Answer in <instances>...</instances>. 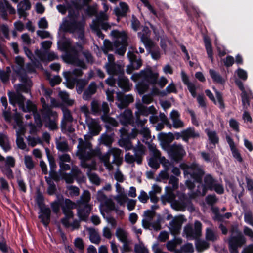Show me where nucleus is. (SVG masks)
I'll use <instances>...</instances> for the list:
<instances>
[{
    "label": "nucleus",
    "mask_w": 253,
    "mask_h": 253,
    "mask_svg": "<svg viewBox=\"0 0 253 253\" xmlns=\"http://www.w3.org/2000/svg\"><path fill=\"white\" fill-rule=\"evenodd\" d=\"M91 136L85 135L84 139H78V145L76 156L81 160L80 165L84 168L89 169L90 170L96 169V163L95 161H91L90 163H87V161L91 160L93 157L99 156L100 154V150L99 148H92V145L89 140Z\"/></svg>",
    "instance_id": "obj_1"
},
{
    "label": "nucleus",
    "mask_w": 253,
    "mask_h": 253,
    "mask_svg": "<svg viewBox=\"0 0 253 253\" xmlns=\"http://www.w3.org/2000/svg\"><path fill=\"white\" fill-rule=\"evenodd\" d=\"M159 74L153 72L150 68H146L139 73L132 75L131 79L134 82L139 81L137 85V88L139 94H142L147 91L149 84H157Z\"/></svg>",
    "instance_id": "obj_2"
},
{
    "label": "nucleus",
    "mask_w": 253,
    "mask_h": 253,
    "mask_svg": "<svg viewBox=\"0 0 253 253\" xmlns=\"http://www.w3.org/2000/svg\"><path fill=\"white\" fill-rule=\"evenodd\" d=\"M170 188L166 187L165 193L162 196L161 199L164 204L169 203L171 207L177 211H184L185 208L191 205V201L183 193H178V200H175V195Z\"/></svg>",
    "instance_id": "obj_3"
},
{
    "label": "nucleus",
    "mask_w": 253,
    "mask_h": 253,
    "mask_svg": "<svg viewBox=\"0 0 253 253\" xmlns=\"http://www.w3.org/2000/svg\"><path fill=\"white\" fill-rule=\"evenodd\" d=\"M111 35L116 38V40L113 45L109 41H104V46L102 48L103 52L107 54L109 51H112L114 47L116 48V53L120 55H123L126 52L127 46V36L124 32H119L117 30L112 31Z\"/></svg>",
    "instance_id": "obj_4"
},
{
    "label": "nucleus",
    "mask_w": 253,
    "mask_h": 253,
    "mask_svg": "<svg viewBox=\"0 0 253 253\" xmlns=\"http://www.w3.org/2000/svg\"><path fill=\"white\" fill-rule=\"evenodd\" d=\"M63 48L66 51V55L63 57L65 62L80 67L83 69L86 68L84 62L80 60L75 47L72 46L69 41H66L64 43Z\"/></svg>",
    "instance_id": "obj_5"
},
{
    "label": "nucleus",
    "mask_w": 253,
    "mask_h": 253,
    "mask_svg": "<svg viewBox=\"0 0 253 253\" xmlns=\"http://www.w3.org/2000/svg\"><path fill=\"white\" fill-rule=\"evenodd\" d=\"M84 23L85 21L84 18L79 19L78 17H70L69 20L63 22L61 25V28L71 32H77L79 37L83 39Z\"/></svg>",
    "instance_id": "obj_6"
},
{
    "label": "nucleus",
    "mask_w": 253,
    "mask_h": 253,
    "mask_svg": "<svg viewBox=\"0 0 253 253\" xmlns=\"http://www.w3.org/2000/svg\"><path fill=\"white\" fill-rule=\"evenodd\" d=\"M121 154L122 151L120 149L115 147L111 148L106 153L101 155L100 158L106 168L110 170L113 168L112 163L110 162L111 155H113L114 157L112 163L119 166L121 164L123 161V158L121 157Z\"/></svg>",
    "instance_id": "obj_7"
},
{
    "label": "nucleus",
    "mask_w": 253,
    "mask_h": 253,
    "mask_svg": "<svg viewBox=\"0 0 253 253\" xmlns=\"http://www.w3.org/2000/svg\"><path fill=\"white\" fill-rule=\"evenodd\" d=\"M180 168L184 170L185 175L189 174L196 182L199 183L202 182L204 171L200 166L196 164H192L190 166L181 164Z\"/></svg>",
    "instance_id": "obj_8"
},
{
    "label": "nucleus",
    "mask_w": 253,
    "mask_h": 253,
    "mask_svg": "<svg viewBox=\"0 0 253 253\" xmlns=\"http://www.w3.org/2000/svg\"><path fill=\"white\" fill-rule=\"evenodd\" d=\"M237 235H231L228 240L229 250L230 253H238V248L245 244L246 240L244 236L236 229Z\"/></svg>",
    "instance_id": "obj_9"
},
{
    "label": "nucleus",
    "mask_w": 253,
    "mask_h": 253,
    "mask_svg": "<svg viewBox=\"0 0 253 253\" xmlns=\"http://www.w3.org/2000/svg\"><path fill=\"white\" fill-rule=\"evenodd\" d=\"M76 206V204L69 199H66L62 206L63 212L65 217L61 219V222L65 227H68L70 226L69 220L74 216L72 210Z\"/></svg>",
    "instance_id": "obj_10"
},
{
    "label": "nucleus",
    "mask_w": 253,
    "mask_h": 253,
    "mask_svg": "<svg viewBox=\"0 0 253 253\" xmlns=\"http://www.w3.org/2000/svg\"><path fill=\"white\" fill-rule=\"evenodd\" d=\"M83 72L80 69H75L72 71L64 72L63 75L65 79V82L63 83L68 88L73 89L77 81V77L81 76Z\"/></svg>",
    "instance_id": "obj_11"
},
{
    "label": "nucleus",
    "mask_w": 253,
    "mask_h": 253,
    "mask_svg": "<svg viewBox=\"0 0 253 253\" xmlns=\"http://www.w3.org/2000/svg\"><path fill=\"white\" fill-rule=\"evenodd\" d=\"M107 17H97L95 20L93 21L90 25L91 29L95 33L102 39L104 38V35L100 30L101 27L103 29L107 30L109 28L110 25L106 22Z\"/></svg>",
    "instance_id": "obj_12"
},
{
    "label": "nucleus",
    "mask_w": 253,
    "mask_h": 253,
    "mask_svg": "<svg viewBox=\"0 0 253 253\" xmlns=\"http://www.w3.org/2000/svg\"><path fill=\"white\" fill-rule=\"evenodd\" d=\"M24 64V59L20 56H17L15 58V64L13 66L12 68L14 72L19 76L20 80L21 82H28V84H29L30 80L25 75Z\"/></svg>",
    "instance_id": "obj_13"
},
{
    "label": "nucleus",
    "mask_w": 253,
    "mask_h": 253,
    "mask_svg": "<svg viewBox=\"0 0 253 253\" xmlns=\"http://www.w3.org/2000/svg\"><path fill=\"white\" fill-rule=\"evenodd\" d=\"M168 152L171 158L176 161L180 160L185 154L182 146L175 144L169 146Z\"/></svg>",
    "instance_id": "obj_14"
},
{
    "label": "nucleus",
    "mask_w": 253,
    "mask_h": 253,
    "mask_svg": "<svg viewBox=\"0 0 253 253\" xmlns=\"http://www.w3.org/2000/svg\"><path fill=\"white\" fill-rule=\"evenodd\" d=\"M183 215H179L174 217L169 224V229L173 235H176L179 233L181 226L185 221Z\"/></svg>",
    "instance_id": "obj_15"
},
{
    "label": "nucleus",
    "mask_w": 253,
    "mask_h": 253,
    "mask_svg": "<svg viewBox=\"0 0 253 253\" xmlns=\"http://www.w3.org/2000/svg\"><path fill=\"white\" fill-rule=\"evenodd\" d=\"M135 107L137 111L135 112V115L147 116L149 114H156V110L153 106L147 107L141 102H137L135 103Z\"/></svg>",
    "instance_id": "obj_16"
},
{
    "label": "nucleus",
    "mask_w": 253,
    "mask_h": 253,
    "mask_svg": "<svg viewBox=\"0 0 253 253\" xmlns=\"http://www.w3.org/2000/svg\"><path fill=\"white\" fill-rule=\"evenodd\" d=\"M127 56L130 61V64L126 67V72L127 74H130L135 70L138 69L142 65L141 60L137 59L136 55L129 52L127 53Z\"/></svg>",
    "instance_id": "obj_17"
},
{
    "label": "nucleus",
    "mask_w": 253,
    "mask_h": 253,
    "mask_svg": "<svg viewBox=\"0 0 253 253\" xmlns=\"http://www.w3.org/2000/svg\"><path fill=\"white\" fill-rule=\"evenodd\" d=\"M8 96L9 99V102L11 104L15 106L17 104L20 108H23V103L25 100V98L21 94L17 91H9L8 92Z\"/></svg>",
    "instance_id": "obj_18"
},
{
    "label": "nucleus",
    "mask_w": 253,
    "mask_h": 253,
    "mask_svg": "<svg viewBox=\"0 0 253 253\" xmlns=\"http://www.w3.org/2000/svg\"><path fill=\"white\" fill-rule=\"evenodd\" d=\"M117 98L119 103L117 104L118 107L123 109L126 108L130 103L134 101V98L131 95H124L122 93L117 94Z\"/></svg>",
    "instance_id": "obj_19"
},
{
    "label": "nucleus",
    "mask_w": 253,
    "mask_h": 253,
    "mask_svg": "<svg viewBox=\"0 0 253 253\" xmlns=\"http://www.w3.org/2000/svg\"><path fill=\"white\" fill-rule=\"evenodd\" d=\"M145 7H147V9L155 16H158L157 13H159V16H162L163 15L165 14L163 11L165 10L168 9V6L165 3L158 2L157 3V7L159 9H157L154 7L149 2V1H147L145 4H144Z\"/></svg>",
    "instance_id": "obj_20"
},
{
    "label": "nucleus",
    "mask_w": 253,
    "mask_h": 253,
    "mask_svg": "<svg viewBox=\"0 0 253 253\" xmlns=\"http://www.w3.org/2000/svg\"><path fill=\"white\" fill-rule=\"evenodd\" d=\"M40 210L39 218L44 225L47 226L50 220L51 210L45 206H40Z\"/></svg>",
    "instance_id": "obj_21"
},
{
    "label": "nucleus",
    "mask_w": 253,
    "mask_h": 253,
    "mask_svg": "<svg viewBox=\"0 0 253 253\" xmlns=\"http://www.w3.org/2000/svg\"><path fill=\"white\" fill-rule=\"evenodd\" d=\"M85 122L91 134L96 135L99 133L101 129V127L97 121L91 118H87V119L85 120Z\"/></svg>",
    "instance_id": "obj_22"
},
{
    "label": "nucleus",
    "mask_w": 253,
    "mask_h": 253,
    "mask_svg": "<svg viewBox=\"0 0 253 253\" xmlns=\"http://www.w3.org/2000/svg\"><path fill=\"white\" fill-rule=\"evenodd\" d=\"M0 12L1 16H8V13L9 14H15V10L7 0H0Z\"/></svg>",
    "instance_id": "obj_23"
},
{
    "label": "nucleus",
    "mask_w": 253,
    "mask_h": 253,
    "mask_svg": "<svg viewBox=\"0 0 253 253\" xmlns=\"http://www.w3.org/2000/svg\"><path fill=\"white\" fill-rule=\"evenodd\" d=\"M149 148L151 152L153 153L154 156L159 159L161 163L165 168V169L169 170V167L171 165L170 163L164 157H161V153L156 149V146L153 144H151L149 145Z\"/></svg>",
    "instance_id": "obj_24"
},
{
    "label": "nucleus",
    "mask_w": 253,
    "mask_h": 253,
    "mask_svg": "<svg viewBox=\"0 0 253 253\" xmlns=\"http://www.w3.org/2000/svg\"><path fill=\"white\" fill-rule=\"evenodd\" d=\"M155 215V212L151 210H147L144 213V218L142 221V224L145 229H150L151 226V221Z\"/></svg>",
    "instance_id": "obj_25"
},
{
    "label": "nucleus",
    "mask_w": 253,
    "mask_h": 253,
    "mask_svg": "<svg viewBox=\"0 0 253 253\" xmlns=\"http://www.w3.org/2000/svg\"><path fill=\"white\" fill-rule=\"evenodd\" d=\"M132 118V112L129 109L125 110L123 113L120 114L118 116V118L120 122L123 125L131 124Z\"/></svg>",
    "instance_id": "obj_26"
},
{
    "label": "nucleus",
    "mask_w": 253,
    "mask_h": 253,
    "mask_svg": "<svg viewBox=\"0 0 253 253\" xmlns=\"http://www.w3.org/2000/svg\"><path fill=\"white\" fill-rule=\"evenodd\" d=\"M77 215L81 220L86 221L88 218L91 210V206L77 205Z\"/></svg>",
    "instance_id": "obj_27"
},
{
    "label": "nucleus",
    "mask_w": 253,
    "mask_h": 253,
    "mask_svg": "<svg viewBox=\"0 0 253 253\" xmlns=\"http://www.w3.org/2000/svg\"><path fill=\"white\" fill-rule=\"evenodd\" d=\"M35 53L37 56L42 61H51L58 59V56L54 52L49 53L47 57H46L45 52H43L38 49L36 50Z\"/></svg>",
    "instance_id": "obj_28"
},
{
    "label": "nucleus",
    "mask_w": 253,
    "mask_h": 253,
    "mask_svg": "<svg viewBox=\"0 0 253 253\" xmlns=\"http://www.w3.org/2000/svg\"><path fill=\"white\" fill-rule=\"evenodd\" d=\"M172 121V126L175 128H180L184 126V123L180 119V114L178 111L173 110L170 114Z\"/></svg>",
    "instance_id": "obj_29"
},
{
    "label": "nucleus",
    "mask_w": 253,
    "mask_h": 253,
    "mask_svg": "<svg viewBox=\"0 0 253 253\" xmlns=\"http://www.w3.org/2000/svg\"><path fill=\"white\" fill-rule=\"evenodd\" d=\"M44 118V121L46 122V126L50 130H54L58 128L57 124V114L56 116L53 115L46 116L42 115Z\"/></svg>",
    "instance_id": "obj_30"
},
{
    "label": "nucleus",
    "mask_w": 253,
    "mask_h": 253,
    "mask_svg": "<svg viewBox=\"0 0 253 253\" xmlns=\"http://www.w3.org/2000/svg\"><path fill=\"white\" fill-rule=\"evenodd\" d=\"M97 85L95 82H91L83 94V98L85 100H89L92 95L97 91Z\"/></svg>",
    "instance_id": "obj_31"
},
{
    "label": "nucleus",
    "mask_w": 253,
    "mask_h": 253,
    "mask_svg": "<svg viewBox=\"0 0 253 253\" xmlns=\"http://www.w3.org/2000/svg\"><path fill=\"white\" fill-rule=\"evenodd\" d=\"M68 3L69 14L67 16H80L75 14V11H79L83 8V5L79 2L71 0Z\"/></svg>",
    "instance_id": "obj_32"
},
{
    "label": "nucleus",
    "mask_w": 253,
    "mask_h": 253,
    "mask_svg": "<svg viewBox=\"0 0 253 253\" xmlns=\"http://www.w3.org/2000/svg\"><path fill=\"white\" fill-rule=\"evenodd\" d=\"M107 72L110 75H116L123 73V69L119 65L115 63H106L105 65Z\"/></svg>",
    "instance_id": "obj_33"
},
{
    "label": "nucleus",
    "mask_w": 253,
    "mask_h": 253,
    "mask_svg": "<svg viewBox=\"0 0 253 253\" xmlns=\"http://www.w3.org/2000/svg\"><path fill=\"white\" fill-rule=\"evenodd\" d=\"M31 5L29 0H23L18 3L17 10L19 16H26V11L31 8Z\"/></svg>",
    "instance_id": "obj_34"
},
{
    "label": "nucleus",
    "mask_w": 253,
    "mask_h": 253,
    "mask_svg": "<svg viewBox=\"0 0 253 253\" xmlns=\"http://www.w3.org/2000/svg\"><path fill=\"white\" fill-rule=\"evenodd\" d=\"M118 85L125 91H128L132 86L129 83V80L125 76L120 77L118 79Z\"/></svg>",
    "instance_id": "obj_35"
},
{
    "label": "nucleus",
    "mask_w": 253,
    "mask_h": 253,
    "mask_svg": "<svg viewBox=\"0 0 253 253\" xmlns=\"http://www.w3.org/2000/svg\"><path fill=\"white\" fill-rule=\"evenodd\" d=\"M90 200V193L88 191L85 190L81 196L80 200L77 201V205L85 207L91 206L88 203Z\"/></svg>",
    "instance_id": "obj_36"
},
{
    "label": "nucleus",
    "mask_w": 253,
    "mask_h": 253,
    "mask_svg": "<svg viewBox=\"0 0 253 253\" xmlns=\"http://www.w3.org/2000/svg\"><path fill=\"white\" fill-rule=\"evenodd\" d=\"M215 181L213 178L210 175H207L204 178V186L202 195H205L207 189L212 190Z\"/></svg>",
    "instance_id": "obj_37"
},
{
    "label": "nucleus",
    "mask_w": 253,
    "mask_h": 253,
    "mask_svg": "<svg viewBox=\"0 0 253 253\" xmlns=\"http://www.w3.org/2000/svg\"><path fill=\"white\" fill-rule=\"evenodd\" d=\"M128 11V5L125 2H121L120 7H116L114 9V13L116 16H126Z\"/></svg>",
    "instance_id": "obj_38"
},
{
    "label": "nucleus",
    "mask_w": 253,
    "mask_h": 253,
    "mask_svg": "<svg viewBox=\"0 0 253 253\" xmlns=\"http://www.w3.org/2000/svg\"><path fill=\"white\" fill-rule=\"evenodd\" d=\"M158 139L164 144H168L172 142L174 136L172 133H160L158 135Z\"/></svg>",
    "instance_id": "obj_39"
},
{
    "label": "nucleus",
    "mask_w": 253,
    "mask_h": 253,
    "mask_svg": "<svg viewBox=\"0 0 253 253\" xmlns=\"http://www.w3.org/2000/svg\"><path fill=\"white\" fill-rule=\"evenodd\" d=\"M125 161L129 164H133L134 165V162H136L138 164H141L142 161V158H140L139 156L131 155L129 153H126L125 156Z\"/></svg>",
    "instance_id": "obj_40"
},
{
    "label": "nucleus",
    "mask_w": 253,
    "mask_h": 253,
    "mask_svg": "<svg viewBox=\"0 0 253 253\" xmlns=\"http://www.w3.org/2000/svg\"><path fill=\"white\" fill-rule=\"evenodd\" d=\"M182 139L185 141H187L190 138H196L199 136V134L191 128L182 131Z\"/></svg>",
    "instance_id": "obj_41"
},
{
    "label": "nucleus",
    "mask_w": 253,
    "mask_h": 253,
    "mask_svg": "<svg viewBox=\"0 0 253 253\" xmlns=\"http://www.w3.org/2000/svg\"><path fill=\"white\" fill-rule=\"evenodd\" d=\"M56 147L57 149L61 152H67L69 151V148L67 141L62 137H59L56 141Z\"/></svg>",
    "instance_id": "obj_42"
},
{
    "label": "nucleus",
    "mask_w": 253,
    "mask_h": 253,
    "mask_svg": "<svg viewBox=\"0 0 253 253\" xmlns=\"http://www.w3.org/2000/svg\"><path fill=\"white\" fill-rule=\"evenodd\" d=\"M89 234V239L91 242L96 244H99L101 238L98 233L94 229L89 228L87 229Z\"/></svg>",
    "instance_id": "obj_43"
},
{
    "label": "nucleus",
    "mask_w": 253,
    "mask_h": 253,
    "mask_svg": "<svg viewBox=\"0 0 253 253\" xmlns=\"http://www.w3.org/2000/svg\"><path fill=\"white\" fill-rule=\"evenodd\" d=\"M41 100L42 103V115L46 116L53 115L54 116H56V112L51 110L50 107L46 104L44 98H42Z\"/></svg>",
    "instance_id": "obj_44"
},
{
    "label": "nucleus",
    "mask_w": 253,
    "mask_h": 253,
    "mask_svg": "<svg viewBox=\"0 0 253 253\" xmlns=\"http://www.w3.org/2000/svg\"><path fill=\"white\" fill-rule=\"evenodd\" d=\"M25 84V85L22 84H18L14 86L15 91L17 92L21 93L22 92L28 93L30 91V87L32 85V83L30 81V83L28 84V82H23Z\"/></svg>",
    "instance_id": "obj_45"
},
{
    "label": "nucleus",
    "mask_w": 253,
    "mask_h": 253,
    "mask_svg": "<svg viewBox=\"0 0 253 253\" xmlns=\"http://www.w3.org/2000/svg\"><path fill=\"white\" fill-rule=\"evenodd\" d=\"M184 9L187 14V16H200L202 14L199 8L196 7L190 6H185Z\"/></svg>",
    "instance_id": "obj_46"
},
{
    "label": "nucleus",
    "mask_w": 253,
    "mask_h": 253,
    "mask_svg": "<svg viewBox=\"0 0 253 253\" xmlns=\"http://www.w3.org/2000/svg\"><path fill=\"white\" fill-rule=\"evenodd\" d=\"M85 13L86 14V16H107L103 12L100 15H98L97 7L94 5H88L85 10Z\"/></svg>",
    "instance_id": "obj_47"
},
{
    "label": "nucleus",
    "mask_w": 253,
    "mask_h": 253,
    "mask_svg": "<svg viewBox=\"0 0 253 253\" xmlns=\"http://www.w3.org/2000/svg\"><path fill=\"white\" fill-rule=\"evenodd\" d=\"M0 145L5 151L10 149L8 138L5 134L0 133Z\"/></svg>",
    "instance_id": "obj_48"
},
{
    "label": "nucleus",
    "mask_w": 253,
    "mask_h": 253,
    "mask_svg": "<svg viewBox=\"0 0 253 253\" xmlns=\"http://www.w3.org/2000/svg\"><path fill=\"white\" fill-rule=\"evenodd\" d=\"M210 74L214 82L222 84L224 83V80L222 78L220 74L212 69H210Z\"/></svg>",
    "instance_id": "obj_49"
},
{
    "label": "nucleus",
    "mask_w": 253,
    "mask_h": 253,
    "mask_svg": "<svg viewBox=\"0 0 253 253\" xmlns=\"http://www.w3.org/2000/svg\"><path fill=\"white\" fill-rule=\"evenodd\" d=\"M138 35L141 39V42L145 44L146 47H152L154 46L153 42L147 36L141 33H139Z\"/></svg>",
    "instance_id": "obj_50"
},
{
    "label": "nucleus",
    "mask_w": 253,
    "mask_h": 253,
    "mask_svg": "<svg viewBox=\"0 0 253 253\" xmlns=\"http://www.w3.org/2000/svg\"><path fill=\"white\" fill-rule=\"evenodd\" d=\"M182 240L179 238L175 239L173 240L169 241L167 244V247L170 251H173L178 245L181 244Z\"/></svg>",
    "instance_id": "obj_51"
},
{
    "label": "nucleus",
    "mask_w": 253,
    "mask_h": 253,
    "mask_svg": "<svg viewBox=\"0 0 253 253\" xmlns=\"http://www.w3.org/2000/svg\"><path fill=\"white\" fill-rule=\"evenodd\" d=\"M26 139L28 145L32 147L35 146L37 144H41L42 143V140L38 137L28 136L26 137Z\"/></svg>",
    "instance_id": "obj_52"
},
{
    "label": "nucleus",
    "mask_w": 253,
    "mask_h": 253,
    "mask_svg": "<svg viewBox=\"0 0 253 253\" xmlns=\"http://www.w3.org/2000/svg\"><path fill=\"white\" fill-rule=\"evenodd\" d=\"M63 113V119L62 122L65 123H71L73 121V118L72 116L71 112L66 108L63 107L62 109Z\"/></svg>",
    "instance_id": "obj_53"
},
{
    "label": "nucleus",
    "mask_w": 253,
    "mask_h": 253,
    "mask_svg": "<svg viewBox=\"0 0 253 253\" xmlns=\"http://www.w3.org/2000/svg\"><path fill=\"white\" fill-rule=\"evenodd\" d=\"M116 235L122 242L127 241V233L121 228H119L116 230Z\"/></svg>",
    "instance_id": "obj_54"
},
{
    "label": "nucleus",
    "mask_w": 253,
    "mask_h": 253,
    "mask_svg": "<svg viewBox=\"0 0 253 253\" xmlns=\"http://www.w3.org/2000/svg\"><path fill=\"white\" fill-rule=\"evenodd\" d=\"M91 111L93 114L101 113L100 107L99 102L96 100H93L90 103Z\"/></svg>",
    "instance_id": "obj_55"
},
{
    "label": "nucleus",
    "mask_w": 253,
    "mask_h": 253,
    "mask_svg": "<svg viewBox=\"0 0 253 253\" xmlns=\"http://www.w3.org/2000/svg\"><path fill=\"white\" fill-rule=\"evenodd\" d=\"M206 239L208 240L214 241L217 239L218 235L216 232L210 228H207L206 233Z\"/></svg>",
    "instance_id": "obj_56"
},
{
    "label": "nucleus",
    "mask_w": 253,
    "mask_h": 253,
    "mask_svg": "<svg viewBox=\"0 0 253 253\" xmlns=\"http://www.w3.org/2000/svg\"><path fill=\"white\" fill-rule=\"evenodd\" d=\"M20 109L25 112L30 111L34 112L36 111V106L30 100H28L26 102V106L24 105V103H23V108L21 107Z\"/></svg>",
    "instance_id": "obj_57"
},
{
    "label": "nucleus",
    "mask_w": 253,
    "mask_h": 253,
    "mask_svg": "<svg viewBox=\"0 0 253 253\" xmlns=\"http://www.w3.org/2000/svg\"><path fill=\"white\" fill-rule=\"evenodd\" d=\"M100 142L106 146H110L113 142L112 137L107 134H102L99 138Z\"/></svg>",
    "instance_id": "obj_58"
},
{
    "label": "nucleus",
    "mask_w": 253,
    "mask_h": 253,
    "mask_svg": "<svg viewBox=\"0 0 253 253\" xmlns=\"http://www.w3.org/2000/svg\"><path fill=\"white\" fill-rule=\"evenodd\" d=\"M87 174L89 178V180L93 183L99 185L100 182V178L98 176L94 173L92 172L89 169H87Z\"/></svg>",
    "instance_id": "obj_59"
},
{
    "label": "nucleus",
    "mask_w": 253,
    "mask_h": 253,
    "mask_svg": "<svg viewBox=\"0 0 253 253\" xmlns=\"http://www.w3.org/2000/svg\"><path fill=\"white\" fill-rule=\"evenodd\" d=\"M71 173L73 177L77 179L81 178L83 175L81 170L75 165L72 166Z\"/></svg>",
    "instance_id": "obj_60"
},
{
    "label": "nucleus",
    "mask_w": 253,
    "mask_h": 253,
    "mask_svg": "<svg viewBox=\"0 0 253 253\" xmlns=\"http://www.w3.org/2000/svg\"><path fill=\"white\" fill-rule=\"evenodd\" d=\"M114 198L120 205L124 206V204L126 202L128 197L126 194H118L116 195Z\"/></svg>",
    "instance_id": "obj_61"
},
{
    "label": "nucleus",
    "mask_w": 253,
    "mask_h": 253,
    "mask_svg": "<svg viewBox=\"0 0 253 253\" xmlns=\"http://www.w3.org/2000/svg\"><path fill=\"white\" fill-rule=\"evenodd\" d=\"M139 130V134L142 135L143 138L146 140H148L151 138V132L149 129L147 127H141Z\"/></svg>",
    "instance_id": "obj_62"
},
{
    "label": "nucleus",
    "mask_w": 253,
    "mask_h": 253,
    "mask_svg": "<svg viewBox=\"0 0 253 253\" xmlns=\"http://www.w3.org/2000/svg\"><path fill=\"white\" fill-rule=\"evenodd\" d=\"M13 128L16 131V136L25 135L26 128L23 124L20 125H13Z\"/></svg>",
    "instance_id": "obj_63"
},
{
    "label": "nucleus",
    "mask_w": 253,
    "mask_h": 253,
    "mask_svg": "<svg viewBox=\"0 0 253 253\" xmlns=\"http://www.w3.org/2000/svg\"><path fill=\"white\" fill-rule=\"evenodd\" d=\"M101 118L105 122L109 123L113 126H117L118 125V122L115 119L108 115H102Z\"/></svg>",
    "instance_id": "obj_64"
}]
</instances>
